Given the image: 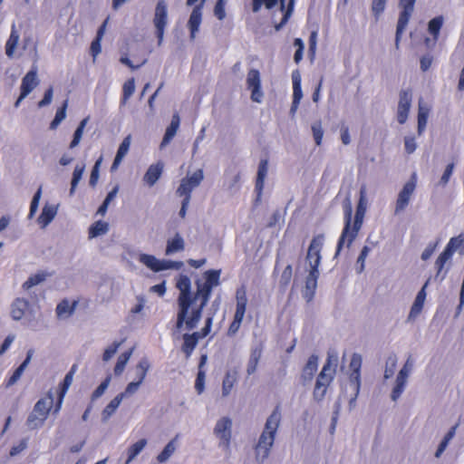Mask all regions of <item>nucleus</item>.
Segmentation results:
<instances>
[{
	"mask_svg": "<svg viewBox=\"0 0 464 464\" xmlns=\"http://www.w3.org/2000/svg\"><path fill=\"white\" fill-rule=\"evenodd\" d=\"M197 291L191 292V281L186 275H179L176 281V287L179 294L177 298V320L178 330H193L199 323L203 310L211 296L213 286L198 281Z\"/></svg>",
	"mask_w": 464,
	"mask_h": 464,
	"instance_id": "1",
	"label": "nucleus"
},
{
	"mask_svg": "<svg viewBox=\"0 0 464 464\" xmlns=\"http://www.w3.org/2000/svg\"><path fill=\"white\" fill-rule=\"evenodd\" d=\"M197 291L191 292V281L186 275H179L176 281V287L179 294L177 298V320L178 330H193L199 323L203 310L211 296L213 286L198 281Z\"/></svg>",
	"mask_w": 464,
	"mask_h": 464,
	"instance_id": "2",
	"label": "nucleus"
},
{
	"mask_svg": "<svg viewBox=\"0 0 464 464\" xmlns=\"http://www.w3.org/2000/svg\"><path fill=\"white\" fill-rule=\"evenodd\" d=\"M365 190L361 189V198L356 207L355 215L353 220V208L349 201L343 206V228L337 241L335 256H338L346 244L347 247L353 244L362 228L363 218L366 212V203L364 202Z\"/></svg>",
	"mask_w": 464,
	"mask_h": 464,
	"instance_id": "3",
	"label": "nucleus"
},
{
	"mask_svg": "<svg viewBox=\"0 0 464 464\" xmlns=\"http://www.w3.org/2000/svg\"><path fill=\"white\" fill-rule=\"evenodd\" d=\"M281 420V413L279 406H276L271 415L267 418L265 428L258 439V441L255 447L256 458L259 462H263L270 453L276 433L279 427Z\"/></svg>",
	"mask_w": 464,
	"mask_h": 464,
	"instance_id": "4",
	"label": "nucleus"
},
{
	"mask_svg": "<svg viewBox=\"0 0 464 464\" xmlns=\"http://www.w3.org/2000/svg\"><path fill=\"white\" fill-rule=\"evenodd\" d=\"M337 359H333L332 355L327 357L322 371L318 374L313 392L314 399L316 401H322L326 394L327 389L334 381L335 375V366Z\"/></svg>",
	"mask_w": 464,
	"mask_h": 464,
	"instance_id": "5",
	"label": "nucleus"
},
{
	"mask_svg": "<svg viewBox=\"0 0 464 464\" xmlns=\"http://www.w3.org/2000/svg\"><path fill=\"white\" fill-rule=\"evenodd\" d=\"M53 394L51 391L46 396L41 398L34 406V409L27 418V426L29 429H37L44 425L48 418L50 411L54 410Z\"/></svg>",
	"mask_w": 464,
	"mask_h": 464,
	"instance_id": "6",
	"label": "nucleus"
},
{
	"mask_svg": "<svg viewBox=\"0 0 464 464\" xmlns=\"http://www.w3.org/2000/svg\"><path fill=\"white\" fill-rule=\"evenodd\" d=\"M247 302L246 290V287L242 285L236 291V310L233 320L227 329V335H235L240 329L246 314Z\"/></svg>",
	"mask_w": 464,
	"mask_h": 464,
	"instance_id": "7",
	"label": "nucleus"
},
{
	"mask_svg": "<svg viewBox=\"0 0 464 464\" xmlns=\"http://www.w3.org/2000/svg\"><path fill=\"white\" fill-rule=\"evenodd\" d=\"M415 3L416 0H399L400 13L395 34V45L397 48L399 47L401 35L413 14Z\"/></svg>",
	"mask_w": 464,
	"mask_h": 464,
	"instance_id": "8",
	"label": "nucleus"
},
{
	"mask_svg": "<svg viewBox=\"0 0 464 464\" xmlns=\"http://www.w3.org/2000/svg\"><path fill=\"white\" fill-rule=\"evenodd\" d=\"M204 175L202 169L196 170L190 177H186L181 179L179 188L176 190V194L179 197L187 198L190 201L191 192L197 188L203 180Z\"/></svg>",
	"mask_w": 464,
	"mask_h": 464,
	"instance_id": "9",
	"label": "nucleus"
},
{
	"mask_svg": "<svg viewBox=\"0 0 464 464\" xmlns=\"http://www.w3.org/2000/svg\"><path fill=\"white\" fill-rule=\"evenodd\" d=\"M362 364V355L359 353H353L351 358L349 364V381L350 386L353 388L354 397L352 400H355L360 392L361 389V368Z\"/></svg>",
	"mask_w": 464,
	"mask_h": 464,
	"instance_id": "10",
	"label": "nucleus"
},
{
	"mask_svg": "<svg viewBox=\"0 0 464 464\" xmlns=\"http://www.w3.org/2000/svg\"><path fill=\"white\" fill-rule=\"evenodd\" d=\"M139 261L153 272L179 268L181 266V263L170 260H160L156 256L149 254H140Z\"/></svg>",
	"mask_w": 464,
	"mask_h": 464,
	"instance_id": "11",
	"label": "nucleus"
},
{
	"mask_svg": "<svg viewBox=\"0 0 464 464\" xmlns=\"http://www.w3.org/2000/svg\"><path fill=\"white\" fill-rule=\"evenodd\" d=\"M231 428L232 421L228 417L221 418L214 428V434L220 440L219 446L226 450H229L230 448Z\"/></svg>",
	"mask_w": 464,
	"mask_h": 464,
	"instance_id": "12",
	"label": "nucleus"
},
{
	"mask_svg": "<svg viewBox=\"0 0 464 464\" xmlns=\"http://www.w3.org/2000/svg\"><path fill=\"white\" fill-rule=\"evenodd\" d=\"M38 84L39 79L37 77V68L34 66L22 79L20 95L14 102V107L17 108L21 102L26 98Z\"/></svg>",
	"mask_w": 464,
	"mask_h": 464,
	"instance_id": "13",
	"label": "nucleus"
},
{
	"mask_svg": "<svg viewBox=\"0 0 464 464\" xmlns=\"http://www.w3.org/2000/svg\"><path fill=\"white\" fill-rule=\"evenodd\" d=\"M416 188V177L413 175L411 179L407 181L402 189L400 191L395 203L394 213L399 214L402 212L409 205L411 198Z\"/></svg>",
	"mask_w": 464,
	"mask_h": 464,
	"instance_id": "14",
	"label": "nucleus"
},
{
	"mask_svg": "<svg viewBox=\"0 0 464 464\" xmlns=\"http://www.w3.org/2000/svg\"><path fill=\"white\" fill-rule=\"evenodd\" d=\"M168 13L167 5L163 0H160L155 9V15L153 19L156 27V34L159 44H161L164 35V30L167 24Z\"/></svg>",
	"mask_w": 464,
	"mask_h": 464,
	"instance_id": "15",
	"label": "nucleus"
},
{
	"mask_svg": "<svg viewBox=\"0 0 464 464\" xmlns=\"http://www.w3.org/2000/svg\"><path fill=\"white\" fill-rule=\"evenodd\" d=\"M246 86L251 91V100L261 102L264 93L261 90L260 72L257 69H250L246 75Z\"/></svg>",
	"mask_w": 464,
	"mask_h": 464,
	"instance_id": "16",
	"label": "nucleus"
},
{
	"mask_svg": "<svg viewBox=\"0 0 464 464\" xmlns=\"http://www.w3.org/2000/svg\"><path fill=\"white\" fill-rule=\"evenodd\" d=\"M324 237L323 234L317 235L313 237L306 255V260L309 266H319L321 263V251L324 245Z\"/></svg>",
	"mask_w": 464,
	"mask_h": 464,
	"instance_id": "17",
	"label": "nucleus"
},
{
	"mask_svg": "<svg viewBox=\"0 0 464 464\" xmlns=\"http://www.w3.org/2000/svg\"><path fill=\"white\" fill-rule=\"evenodd\" d=\"M76 371H77V365L73 364L71 367L70 371L66 373L63 381L60 383L58 392H57L56 401L54 404L53 414H57L60 411L64 396L72 382L73 376H74Z\"/></svg>",
	"mask_w": 464,
	"mask_h": 464,
	"instance_id": "18",
	"label": "nucleus"
},
{
	"mask_svg": "<svg viewBox=\"0 0 464 464\" xmlns=\"http://www.w3.org/2000/svg\"><path fill=\"white\" fill-rule=\"evenodd\" d=\"M76 371H77V365L73 364L71 367L70 371L66 373L63 381L60 383L58 392H57L56 401L54 404L53 414H57L60 411L64 396L72 382L73 376H74Z\"/></svg>",
	"mask_w": 464,
	"mask_h": 464,
	"instance_id": "19",
	"label": "nucleus"
},
{
	"mask_svg": "<svg viewBox=\"0 0 464 464\" xmlns=\"http://www.w3.org/2000/svg\"><path fill=\"white\" fill-rule=\"evenodd\" d=\"M460 240H458L456 237H452L450 239L444 250L438 256L435 266L437 268V276H440L441 271L444 268L445 264L451 258L456 248L459 246Z\"/></svg>",
	"mask_w": 464,
	"mask_h": 464,
	"instance_id": "20",
	"label": "nucleus"
},
{
	"mask_svg": "<svg viewBox=\"0 0 464 464\" xmlns=\"http://www.w3.org/2000/svg\"><path fill=\"white\" fill-rule=\"evenodd\" d=\"M150 367V364L147 358H142L140 361V368H141V370H142L141 375L140 376V378L137 381L128 383L124 392H120V394H122V398L131 395L138 391V389L140 388V386L145 380Z\"/></svg>",
	"mask_w": 464,
	"mask_h": 464,
	"instance_id": "21",
	"label": "nucleus"
},
{
	"mask_svg": "<svg viewBox=\"0 0 464 464\" xmlns=\"http://www.w3.org/2000/svg\"><path fill=\"white\" fill-rule=\"evenodd\" d=\"M268 171V160L267 159H263L260 160L257 175L256 179L255 190L256 192V201H259L261 198V195L264 188V183Z\"/></svg>",
	"mask_w": 464,
	"mask_h": 464,
	"instance_id": "22",
	"label": "nucleus"
},
{
	"mask_svg": "<svg viewBox=\"0 0 464 464\" xmlns=\"http://www.w3.org/2000/svg\"><path fill=\"white\" fill-rule=\"evenodd\" d=\"M164 164L161 161H158L155 164L150 165L143 177V181L148 186L152 187L158 181L162 175Z\"/></svg>",
	"mask_w": 464,
	"mask_h": 464,
	"instance_id": "23",
	"label": "nucleus"
},
{
	"mask_svg": "<svg viewBox=\"0 0 464 464\" xmlns=\"http://www.w3.org/2000/svg\"><path fill=\"white\" fill-rule=\"evenodd\" d=\"M33 354L34 350L31 349L27 352L26 358L24 359V361L14 371L11 376L5 381V385L6 388L13 386L21 378L25 368L27 367L31 361Z\"/></svg>",
	"mask_w": 464,
	"mask_h": 464,
	"instance_id": "24",
	"label": "nucleus"
},
{
	"mask_svg": "<svg viewBox=\"0 0 464 464\" xmlns=\"http://www.w3.org/2000/svg\"><path fill=\"white\" fill-rule=\"evenodd\" d=\"M198 334V333L194 332L192 334H184L182 336L183 343L181 345V351L185 353L187 358L190 357L200 339Z\"/></svg>",
	"mask_w": 464,
	"mask_h": 464,
	"instance_id": "25",
	"label": "nucleus"
},
{
	"mask_svg": "<svg viewBox=\"0 0 464 464\" xmlns=\"http://www.w3.org/2000/svg\"><path fill=\"white\" fill-rule=\"evenodd\" d=\"M202 20V13L200 6H195L190 14L189 20L188 23V29L190 31V39L194 40L196 34L198 33Z\"/></svg>",
	"mask_w": 464,
	"mask_h": 464,
	"instance_id": "26",
	"label": "nucleus"
},
{
	"mask_svg": "<svg viewBox=\"0 0 464 464\" xmlns=\"http://www.w3.org/2000/svg\"><path fill=\"white\" fill-rule=\"evenodd\" d=\"M109 22V16L104 20L102 25L99 27L97 31L96 37L92 40L90 47V53L93 57V60L97 57V55L102 52L101 42L106 31V27Z\"/></svg>",
	"mask_w": 464,
	"mask_h": 464,
	"instance_id": "27",
	"label": "nucleus"
},
{
	"mask_svg": "<svg viewBox=\"0 0 464 464\" xmlns=\"http://www.w3.org/2000/svg\"><path fill=\"white\" fill-rule=\"evenodd\" d=\"M317 368H318V357L316 355L313 354L308 358V361L303 369L301 378L303 380L304 384L312 381L314 375L317 372Z\"/></svg>",
	"mask_w": 464,
	"mask_h": 464,
	"instance_id": "28",
	"label": "nucleus"
},
{
	"mask_svg": "<svg viewBox=\"0 0 464 464\" xmlns=\"http://www.w3.org/2000/svg\"><path fill=\"white\" fill-rule=\"evenodd\" d=\"M292 81H293V104L292 111L295 110L297 105L300 102V100L303 96L302 88H301V75L298 70H295L292 73Z\"/></svg>",
	"mask_w": 464,
	"mask_h": 464,
	"instance_id": "29",
	"label": "nucleus"
},
{
	"mask_svg": "<svg viewBox=\"0 0 464 464\" xmlns=\"http://www.w3.org/2000/svg\"><path fill=\"white\" fill-rule=\"evenodd\" d=\"M180 124V119L178 113L172 116L170 124L167 127L165 134L161 141V147L169 144L175 137Z\"/></svg>",
	"mask_w": 464,
	"mask_h": 464,
	"instance_id": "30",
	"label": "nucleus"
},
{
	"mask_svg": "<svg viewBox=\"0 0 464 464\" xmlns=\"http://www.w3.org/2000/svg\"><path fill=\"white\" fill-rule=\"evenodd\" d=\"M130 146V135L126 136L119 146L116 156L111 165V169H116L121 164L122 159L128 153Z\"/></svg>",
	"mask_w": 464,
	"mask_h": 464,
	"instance_id": "31",
	"label": "nucleus"
},
{
	"mask_svg": "<svg viewBox=\"0 0 464 464\" xmlns=\"http://www.w3.org/2000/svg\"><path fill=\"white\" fill-rule=\"evenodd\" d=\"M78 304V301H73L71 304L67 299L61 301L56 306V314L59 318H65L72 315Z\"/></svg>",
	"mask_w": 464,
	"mask_h": 464,
	"instance_id": "32",
	"label": "nucleus"
},
{
	"mask_svg": "<svg viewBox=\"0 0 464 464\" xmlns=\"http://www.w3.org/2000/svg\"><path fill=\"white\" fill-rule=\"evenodd\" d=\"M29 303L21 298H17L12 304L11 307V316L14 320H20L24 315L25 311L28 309Z\"/></svg>",
	"mask_w": 464,
	"mask_h": 464,
	"instance_id": "33",
	"label": "nucleus"
},
{
	"mask_svg": "<svg viewBox=\"0 0 464 464\" xmlns=\"http://www.w3.org/2000/svg\"><path fill=\"white\" fill-rule=\"evenodd\" d=\"M185 242L182 237L177 233L171 239H169L166 246V255H171L176 252L183 251Z\"/></svg>",
	"mask_w": 464,
	"mask_h": 464,
	"instance_id": "34",
	"label": "nucleus"
},
{
	"mask_svg": "<svg viewBox=\"0 0 464 464\" xmlns=\"http://www.w3.org/2000/svg\"><path fill=\"white\" fill-rule=\"evenodd\" d=\"M237 370L227 372V373L223 379V382H222L223 396H227L231 392L235 383L237 382Z\"/></svg>",
	"mask_w": 464,
	"mask_h": 464,
	"instance_id": "35",
	"label": "nucleus"
},
{
	"mask_svg": "<svg viewBox=\"0 0 464 464\" xmlns=\"http://www.w3.org/2000/svg\"><path fill=\"white\" fill-rule=\"evenodd\" d=\"M57 209L54 206H44L41 215L38 218V224L42 227H45L49 225L56 215Z\"/></svg>",
	"mask_w": 464,
	"mask_h": 464,
	"instance_id": "36",
	"label": "nucleus"
},
{
	"mask_svg": "<svg viewBox=\"0 0 464 464\" xmlns=\"http://www.w3.org/2000/svg\"><path fill=\"white\" fill-rule=\"evenodd\" d=\"M407 379H405V371H400L397 378L395 386L392 389L391 397L392 401H397L405 389Z\"/></svg>",
	"mask_w": 464,
	"mask_h": 464,
	"instance_id": "37",
	"label": "nucleus"
},
{
	"mask_svg": "<svg viewBox=\"0 0 464 464\" xmlns=\"http://www.w3.org/2000/svg\"><path fill=\"white\" fill-rule=\"evenodd\" d=\"M146 445V439H140L132 444L127 450L128 457L125 464H130L142 451Z\"/></svg>",
	"mask_w": 464,
	"mask_h": 464,
	"instance_id": "38",
	"label": "nucleus"
},
{
	"mask_svg": "<svg viewBox=\"0 0 464 464\" xmlns=\"http://www.w3.org/2000/svg\"><path fill=\"white\" fill-rule=\"evenodd\" d=\"M122 400V394L119 393L106 405L102 412V416L104 420L111 418L120 406Z\"/></svg>",
	"mask_w": 464,
	"mask_h": 464,
	"instance_id": "39",
	"label": "nucleus"
},
{
	"mask_svg": "<svg viewBox=\"0 0 464 464\" xmlns=\"http://www.w3.org/2000/svg\"><path fill=\"white\" fill-rule=\"evenodd\" d=\"M132 351L133 349L130 348L129 349L128 351H125L124 353H122L117 359V362L114 366V374L116 376H120L122 374V372H124L125 370V367L132 354Z\"/></svg>",
	"mask_w": 464,
	"mask_h": 464,
	"instance_id": "40",
	"label": "nucleus"
},
{
	"mask_svg": "<svg viewBox=\"0 0 464 464\" xmlns=\"http://www.w3.org/2000/svg\"><path fill=\"white\" fill-rule=\"evenodd\" d=\"M135 92V80L134 78L128 79L122 85V95L121 99V105H125L129 99Z\"/></svg>",
	"mask_w": 464,
	"mask_h": 464,
	"instance_id": "41",
	"label": "nucleus"
},
{
	"mask_svg": "<svg viewBox=\"0 0 464 464\" xmlns=\"http://www.w3.org/2000/svg\"><path fill=\"white\" fill-rule=\"evenodd\" d=\"M279 0H252V11L257 13L263 5L266 9H272L275 7ZM285 0H280L281 8L284 9Z\"/></svg>",
	"mask_w": 464,
	"mask_h": 464,
	"instance_id": "42",
	"label": "nucleus"
},
{
	"mask_svg": "<svg viewBox=\"0 0 464 464\" xmlns=\"http://www.w3.org/2000/svg\"><path fill=\"white\" fill-rule=\"evenodd\" d=\"M443 25V16L439 15L432 18L428 24V31L432 35L433 40L437 41L440 35V31Z\"/></svg>",
	"mask_w": 464,
	"mask_h": 464,
	"instance_id": "43",
	"label": "nucleus"
},
{
	"mask_svg": "<svg viewBox=\"0 0 464 464\" xmlns=\"http://www.w3.org/2000/svg\"><path fill=\"white\" fill-rule=\"evenodd\" d=\"M109 230L108 223L104 221H96L89 228V237L93 238L107 233Z\"/></svg>",
	"mask_w": 464,
	"mask_h": 464,
	"instance_id": "44",
	"label": "nucleus"
},
{
	"mask_svg": "<svg viewBox=\"0 0 464 464\" xmlns=\"http://www.w3.org/2000/svg\"><path fill=\"white\" fill-rule=\"evenodd\" d=\"M89 119H90V117L87 116L80 121L78 127L76 128V130L73 133L72 140L69 146L70 149L75 148L80 143L82 134H83V130L89 121Z\"/></svg>",
	"mask_w": 464,
	"mask_h": 464,
	"instance_id": "45",
	"label": "nucleus"
},
{
	"mask_svg": "<svg viewBox=\"0 0 464 464\" xmlns=\"http://www.w3.org/2000/svg\"><path fill=\"white\" fill-rule=\"evenodd\" d=\"M85 169L84 164H77L74 168V170L72 172V178L71 181V188H70V195L72 196L75 192V189L78 186V183L82 179V177L83 175Z\"/></svg>",
	"mask_w": 464,
	"mask_h": 464,
	"instance_id": "46",
	"label": "nucleus"
},
{
	"mask_svg": "<svg viewBox=\"0 0 464 464\" xmlns=\"http://www.w3.org/2000/svg\"><path fill=\"white\" fill-rule=\"evenodd\" d=\"M19 41V34L17 31L14 29V25H13L10 36L5 44V53L8 57H12L14 52V49Z\"/></svg>",
	"mask_w": 464,
	"mask_h": 464,
	"instance_id": "47",
	"label": "nucleus"
},
{
	"mask_svg": "<svg viewBox=\"0 0 464 464\" xmlns=\"http://www.w3.org/2000/svg\"><path fill=\"white\" fill-rule=\"evenodd\" d=\"M67 106L68 101L65 100L63 105L56 111L54 119L50 123V129L55 130L58 125L65 119Z\"/></svg>",
	"mask_w": 464,
	"mask_h": 464,
	"instance_id": "48",
	"label": "nucleus"
},
{
	"mask_svg": "<svg viewBox=\"0 0 464 464\" xmlns=\"http://www.w3.org/2000/svg\"><path fill=\"white\" fill-rule=\"evenodd\" d=\"M221 270L209 269L204 273L205 283L212 285L213 287L218 286L220 284Z\"/></svg>",
	"mask_w": 464,
	"mask_h": 464,
	"instance_id": "49",
	"label": "nucleus"
},
{
	"mask_svg": "<svg viewBox=\"0 0 464 464\" xmlns=\"http://www.w3.org/2000/svg\"><path fill=\"white\" fill-rule=\"evenodd\" d=\"M428 117L429 109L420 105L418 111V133L420 135L424 131L426 128Z\"/></svg>",
	"mask_w": 464,
	"mask_h": 464,
	"instance_id": "50",
	"label": "nucleus"
},
{
	"mask_svg": "<svg viewBox=\"0 0 464 464\" xmlns=\"http://www.w3.org/2000/svg\"><path fill=\"white\" fill-rule=\"evenodd\" d=\"M387 0H372L371 9L376 21L386 8Z\"/></svg>",
	"mask_w": 464,
	"mask_h": 464,
	"instance_id": "51",
	"label": "nucleus"
},
{
	"mask_svg": "<svg viewBox=\"0 0 464 464\" xmlns=\"http://www.w3.org/2000/svg\"><path fill=\"white\" fill-rule=\"evenodd\" d=\"M292 276H293V267L291 265H287L285 267V269L283 270L280 280H279L280 287L283 290H285V288L290 284Z\"/></svg>",
	"mask_w": 464,
	"mask_h": 464,
	"instance_id": "52",
	"label": "nucleus"
},
{
	"mask_svg": "<svg viewBox=\"0 0 464 464\" xmlns=\"http://www.w3.org/2000/svg\"><path fill=\"white\" fill-rule=\"evenodd\" d=\"M312 132L314 136V142L317 146L322 144L323 137H324V130L322 127V123L320 121H315L312 124Z\"/></svg>",
	"mask_w": 464,
	"mask_h": 464,
	"instance_id": "53",
	"label": "nucleus"
},
{
	"mask_svg": "<svg viewBox=\"0 0 464 464\" xmlns=\"http://www.w3.org/2000/svg\"><path fill=\"white\" fill-rule=\"evenodd\" d=\"M45 279V274L38 273L31 276L24 284L23 288L25 290L30 289L31 287L40 284Z\"/></svg>",
	"mask_w": 464,
	"mask_h": 464,
	"instance_id": "54",
	"label": "nucleus"
},
{
	"mask_svg": "<svg viewBox=\"0 0 464 464\" xmlns=\"http://www.w3.org/2000/svg\"><path fill=\"white\" fill-rule=\"evenodd\" d=\"M175 443L174 440H170L163 449V450L158 455L157 459L160 462L166 461L175 451Z\"/></svg>",
	"mask_w": 464,
	"mask_h": 464,
	"instance_id": "55",
	"label": "nucleus"
},
{
	"mask_svg": "<svg viewBox=\"0 0 464 464\" xmlns=\"http://www.w3.org/2000/svg\"><path fill=\"white\" fill-rule=\"evenodd\" d=\"M111 381V376L108 375L102 382L101 384L94 390V392L92 394V400L95 401L98 398H100L108 388L110 382Z\"/></svg>",
	"mask_w": 464,
	"mask_h": 464,
	"instance_id": "56",
	"label": "nucleus"
},
{
	"mask_svg": "<svg viewBox=\"0 0 464 464\" xmlns=\"http://www.w3.org/2000/svg\"><path fill=\"white\" fill-rule=\"evenodd\" d=\"M318 267L319 266H310L309 274H308V276L306 277V287L307 288H311V287L314 288L316 286L317 279L319 277Z\"/></svg>",
	"mask_w": 464,
	"mask_h": 464,
	"instance_id": "57",
	"label": "nucleus"
},
{
	"mask_svg": "<svg viewBox=\"0 0 464 464\" xmlns=\"http://www.w3.org/2000/svg\"><path fill=\"white\" fill-rule=\"evenodd\" d=\"M102 157H100L96 161H95V164L94 166L92 167V169L91 171V175H90V185L92 187H94L96 186L97 182H98V179H99V175H100V167H101V164H102Z\"/></svg>",
	"mask_w": 464,
	"mask_h": 464,
	"instance_id": "58",
	"label": "nucleus"
},
{
	"mask_svg": "<svg viewBox=\"0 0 464 464\" xmlns=\"http://www.w3.org/2000/svg\"><path fill=\"white\" fill-rule=\"evenodd\" d=\"M396 364H397V359H396V357L394 355L393 356H390L387 359V361H386V369H385V372H384V378L385 379H389V378H391L394 374Z\"/></svg>",
	"mask_w": 464,
	"mask_h": 464,
	"instance_id": "59",
	"label": "nucleus"
},
{
	"mask_svg": "<svg viewBox=\"0 0 464 464\" xmlns=\"http://www.w3.org/2000/svg\"><path fill=\"white\" fill-rule=\"evenodd\" d=\"M122 342H113L108 348L105 349L102 354V360L104 362L109 361L112 356L117 353L119 347L121 345Z\"/></svg>",
	"mask_w": 464,
	"mask_h": 464,
	"instance_id": "60",
	"label": "nucleus"
},
{
	"mask_svg": "<svg viewBox=\"0 0 464 464\" xmlns=\"http://www.w3.org/2000/svg\"><path fill=\"white\" fill-rule=\"evenodd\" d=\"M205 379L206 374L203 370H198L197 378L195 381V389L198 394H201L205 389Z\"/></svg>",
	"mask_w": 464,
	"mask_h": 464,
	"instance_id": "61",
	"label": "nucleus"
},
{
	"mask_svg": "<svg viewBox=\"0 0 464 464\" xmlns=\"http://www.w3.org/2000/svg\"><path fill=\"white\" fill-rule=\"evenodd\" d=\"M423 306L424 304L414 301L411 307L407 321L410 322L415 320L421 313Z\"/></svg>",
	"mask_w": 464,
	"mask_h": 464,
	"instance_id": "62",
	"label": "nucleus"
},
{
	"mask_svg": "<svg viewBox=\"0 0 464 464\" xmlns=\"http://www.w3.org/2000/svg\"><path fill=\"white\" fill-rule=\"evenodd\" d=\"M226 1L218 0L214 7V14L218 20H223L226 17Z\"/></svg>",
	"mask_w": 464,
	"mask_h": 464,
	"instance_id": "63",
	"label": "nucleus"
},
{
	"mask_svg": "<svg viewBox=\"0 0 464 464\" xmlns=\"http://www.w3.org/2000/svg\"><path fill=\"white\" fill-rule=\"evenodd\" d=\"M411 93L410 90H401L400 92L399 106L404 105V107L411 108Z\"/></svg>",
	"mask_w": 464,
	"mask_h": 464,
	"instance_id": "64",
	"label": "nucleus"
}]
</instances>
